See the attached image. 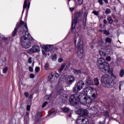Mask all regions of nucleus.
I'll list each match as a JSON object with an SVG mask.
<instances>
[{
	"label": "nucleus",
	"instance_id": "f257e3e1",
	"mask_svg": "<svg viewBox=\"0 0 124 124\" xmlns=\"http://www.w3.org/2000/svg\"><path fill=\"white\" fill-rule=\"evenodd\" d=\"M96 96H97L96 89L92 87H88L83 90L82 93L71 95L69 100L71 105L74 106L81 104L89 107L93 102L91 97L93 99H95Z\"/></svg>",
	"mask_w": 124,
	"mask_h": 124
},
{
	"label": "nucleus",
	"instance_id": "f03ea898",
	"mask_svg": "<svg viewBox=\"0 0 124 124\" xmlns=\"http://www.w3.org/2000/svg\"><path fill=\"white\" fill-rule=\"evenodd\" d=\"M18 28H21L20 33L23 35V36L20 38L21 45L23 48L29 49V48L31 47V42L29 39L31 38V34H30L28 32L29 29H28L27 22L20 21L19 23H17L14 31H13V36H15Z\"/></svg>",
	"mask_w": 124,
	"mask_h": 124
},
{
	"label": "nucleus",
	"instance_id": "7ed1b4c3",
	"mask_svg": "<svg viewBox=\"0 0 124 124\" xmlns=\"http://www.w3.org/2000/svg\"><path fill=\"white\" fill-rule=\"evenodd\" d=\"M74 43L76 48L78 49L77 56L79 59H82L84 57V50L83 49V41L81 40V37L79 34L77 33L75 36Z\"/></svg>",
	"mask_w": 124,
	"mask_h": 124
},
{
	"label": "nucleus",
	"instance_id": "20e7f679",
	"mask_svg": "<svg viewBox=\"0 0 124 124\" xmlns=\"http://www.w3.org/2000/svg\"><path fill=\"white\" fill-rule=\"evenodd\" d=\"M92 111H94L93 114H89V111L87 109H82V116H89L90 118H91V119H93L94 118V117H96L97 116H99L98 115V113H101V111H98V110H100V108L98 106H96V107H93L92 108Z\"/></svg>",
	"mask_w": 124,
	"mask_h": 124
},
{
	"label": "nucleus",
	"instance_id": "39448f33",
	"mask_svg": "<svg viewBox=\"0 0 124 124\" xmlns=\"http://www.w3.org/2000/svg\"><path fill=\"white\" fill-rule=\"evenodd\" d=\"M102 84L105 88H112V80L110 79V76L105 75L101 78Z\"/></svg>",
	"mask_w": 124,
	"mask_h": 124
},
{
	"label": "nucleus",
	"instance_id": "423d86ee",
	"mask_svg": "<svg viewBox=\"0 0 124 124\" xmlns=\"http://www.w3.org/2000/svg\"><path fill=\"white\" fill-rule=\"evenodd\" d=\"M41 47L42 49H44V50H42V54L44 56H46L47 53H48V52H50V53H54L55 51V49H54L53 45H42L41 46Z\"/></svg>",
	"mask_w": 124,
	"mask_h": 124
},
{
	"label": "nucleus",
	"instance_id": "0eeeda50",
	"mask_svg": "<svg viewBox=\"0 0 124 124\" xmlns=\"http://www.w3.org/2000/svg\"><path fill=\"white\" fill-rule=\"evenodd\" d=\"M85 87V83L82 80L78 81L73 88V92L75 93L80 92Z\"/></svg>",
	"mask_w": 124,
	"mask_h": 124
},
{
	"label": "nucleus",
	"instance_id": "6e6552de",
	"mask_svg": "<svg viewBox=\"0 0 124 124\" xmlns=\"http://www.w3.org/2000/svg\"><path fill=\"white\" fill-rule=\"evenodd\" d=\"M77 124H89V119L84 116H79L76 122Z\"/></svg>",
	"mask_w": 124,
	"mask_h": 124
},
{
	"label": "nucleus",
	"instance_id": "1a4fd4ad",
	"mask_svg": "<svg viewBox=\"0 0 124 124\" xmlns=\"http://www.w3.org/2000/svg\"><path fill=\"white\" fill-rule=\"evenodd\" d=\"M39 52H40V47L37 45L33 46L31 48L28 50V54H35Z\"/></svg>",
	"mask_w": 124,
	"mask_h": 124
},
{
	"label": "nucleus",
	"instance_id": "9d476101",
	"mask_svg": "<svg viewBox=\"0 0 124 124\" xmlns=\"http://www.w3.org/2000/svg\"><path fill=\"white\" fill-rule=\"evenodd\" d=\"M99 54L101 57L102 56H106L110 55L112 53V49H106L105 48H101L99 50Z\"/></svg>",
	"mask_w": 124,
	"mask_h": 124
},
{
	"label": "nucleus",
	"instance_id": "9b49d317",
	"mask_svg": "<svg viewBox=\"0 0 124 124\" xmlns=\"http://www.w3.org/2000/svg\"><path fill=\"white\" fill-rule=\"evenodd\" d=\"M77 23H78V17L75 16L72 21L71 31L73 32H74L76 31L75 26H76Z\"/></svg>",
	"mask_w": 124,
	"mask_h": 124
},
{
	"label": "nucleus",
	"instance_id": "f8f14e48",
	"mask_svg": "<svg viewBox=\"0 0 124 124\" xmlns=\"http://www.w3.org/2000/svg\"><path fill=\"white\" fill-rule=\"evenodd\" d=\"M103 70H104V72L108 73H111L112 72V69L110 68V65L108 63H105V64L103 65Z\"/></svg>",
	"mask_w": 124,
	"mask_h": 124
},
{
	"label": "nucleus",
	"instance_id": "ddd939ff",
	"mask_svg": "<svg viewBox=\"0 0 124 124\" xmlns=\"http://www.w3.org/2000/svg\"><path fill=\"white\" fill-rule=\"evenodd\" d=\"M31 0H25L24 4H23V10L22 11V13H24V11H25V9L27 8V10H29L30 8V5H31Z\"/></svg>",
	"mask_w": 124,
	"mask_h": 124
},
{
	"label": "nucleus",
	"instance_id": "4468645a",
	"mask_svg": "<svg viewBox=\"0 0 124 124\" xmlns=\"http://www.w3.org/2000/svg\"><path fill=\"white\" fill-rule=\"evenodd\" d=\"M66 80L68 84H72L75 81V78L72 76H69L66 78Z\"/></svg>",
	"mask_w": 124,
	"mask_h": 124
},
{
	"label": "nucleus",
	"instance_id": "2eb2a0df",
	"mask_svg": "<svg viewBox=\"0 0 124 124\" xmlns=\"http://www.w3.org/2000/svg\"><path fill=\"white\" fill-rule=\"evenodd\" d=\"M107 62H106V61L105 59L100 58L97 60V63L98 64H100V65H104L105 63H106Z\"/></svg>",
	"mask_w": 124,
	"mask_h": 124
},
{
	"label": "nucleus",
	"instance_id": "dca6fc26",
	"mask_svg": "<svg viewBox=\"0 0 124 124\" xmlns=\"http://www.w3.org/2000/svg\"><path fill=\"white\" fill-rule=\"evenodd\" d=\"M86 84L87 85L93 86V80H92V78H91L88 77L86 78Z\"/></svg>",
	"mask_w": 124,
	"mask_h": 124
},
{
	"label": "nucleus",
	"instance_id": "f3484780",
	"mask_svg": "<svg viewBox=\"0 0 124 124\" xmlns=\"http://www.w3.org/2000/svg\"><path fill=\"white\" fill-rule=\"evenodd\" d=\"M82 12L83 15L84 16V18H87V16H88V11L86 10V8H83L82 9Z\"/></svg>",
	"mask_w": 124,
	"mask_h": 124
},
{
	"label": "nucleus",
	"instance_id": "a211bd4d",
	"mask_svg": "<svg viewBox=\"0 0 124 124\" xmlns=\"http://www.w3.org/2000/svg\"><path fill=\"white\" fill-rule=\"evenodd\" d=\"M93 85L95 86H99V79L97 78H95L93 79Z\"/></svg>",
	"mask_w": 124,
	"mask_h": 124
},
{
	"label": "nucleus",
	"instance_id": "6ab92c4d",
	"mask_svg": "<svg viewBox=\"0 0 124 124\" xmlns=\"http://www.w3.org/2000/svg\"><path fill=\"white\" fill-rule=\"evenodd\" d=\"M61 98L62 100V103H65L66 100H67V97H66V95H62Z\"/></svg>",
	"mask_w": 124,
	"mask_h": 124
},
{
	"label": "nucleus",
	"instance_id": "aec40b11",
	"mask_svg": "<svg viewBox=\"0 0 124 124\" xmlns=\"http://www.w3.org/2000/svg\"><path fill=\"white\" fill-rule=\"evenodd\" d=\"M73 72L75 73V74H77V75H80L81 74V71L80 70H77L76 69H73Z\"/></svg>",
	"mask_w": 124,
	"mask_h": 124
},
{
	"label": "nucleus",
	"instance_id": "412c9836",
	"mask_svg": "<svg viewBox=\"0 0 124 124\" xmlns=\"http://www.w3.org/2000/svg\"><path fill=\"white\" fill-rule=\"evenodd\" d=\"M62 111H63V112H64L65 113H67V112H68L69 110H70V108H68L64 107L62 108Z\"/></svg>",
	"mask_w": 124,
	"mask_h": 124
},
{
	"label": "nucleus",
	"instance_id": "4be33fe9",
	"mask_svg": "<svg viewBox=\"0 0 124 124\" xmlns=\"http://www.w3.org/2000/svg\"><path fill=\"white\" fill-rule=\"evenodd\" d=\"M64 67H65V64H62L61 65L60 68L58 70L59 72H60V73H61V72H62V70H63V68H64Z\"/></svg>",
	"mask_w": 124,
	"mask_h": 124
},
{
	"label": "nucleus",
	"instance_id": "5701e85b",
	"mask_svg": "<svg viewBox=\"0 0 124 124\" xmlns=\"http://www.w3.org/2000/svg\"><path fill=\"white\" fill-rule=\"evenodd\" d=\"M83 110V109H79L77 110H76V114H77L78 115H82V111Z\"/></svg>",
	"mask_w": 124,
	"mask_h": 124
},
{
	"label": "nucleus",
	"instance_id": "b1692460",
	"mask_svg": "<svg viewBox=\"0 0 124 124\" xmlns=\"http://www.w3.org/2000/svg\"><path fill=\"white\" fill-rule=\"evenodd\" d=\"M49 115L50 117H55V115H56V111H50Z\"/></svg>",
	"mask_w": 124,
	"mask_h": 124
},
{
	"label": "nucleus",
	"instance_id": "393cba45",
	"mask_svg": "<svg viewBox=\"0 0 124 124\" xmlns=\"http://www.w3.org/2000/svg\"><path fill=\"white\" fill-rule=\"evenodd\" d=\"M53 77H54V75L50 74L48 77V81H52V79H53Z\"/></svg>",
	"mask_w": 124,
	"mask_h": 124
},
{
	"label": "nucleus",
	"instance_id": "a878e982",
	"mask_svg": "<svg viewBox=\"0 0 124 124\" xmlns=\"http://www.w3.org/2000/svg\"><path fill=\"white\" fill-rule=\"evenodd\" d=\"M106 43H111V41H112V39L109 38V37H107L106 39Z\"/></svg>",
	"mask_w": 124,
	"mask_h": 124
},
{
	"label": "nucleus",
	"instance_id": "bb28decb",
	"mask_svg": "<svg viewBox=\"0 0 124 124\" xmlns=\"http://www.w3.org/2000/svg\"><path fill=\"white\" fill-rule=\"evenodd\" d=\"M107 20L109 24H113V19L111 17H108Z\"/></svg>",
	"mask_w": 124,
	"mask_h": 124
},
{
	"label": "nucleus",
	"instance_id": "cd10ccee",
	"mask_svg": "<svg viewBox=\"0 0 124 124\" xmlns=\"http://www.w3.org/2000/svg\"><path fill=\"white\" fill-rule=\"evenodd\" d=\"M3 39H4V40H8V39L7 38H4L3 37V35L0 34V41L3 40Z\"/></svg>",
	"mask_w": 124,
	"mask_h": 124
},
{
	"label": "nucleus",
	"instance_id": "c85d7f7f",
	"mask_svg": "<svg viewBox=\"0 0 124 124\" xmlns=\"http://www.w3.org/2000/svg\"><path fill=\"white\" fill-rule=\"evenodd\" d=\"M8 70V67H4L2 69V72L4 74L7 73Z\"/></svg>",
	"mask_w": 124,
	"mask_h": 124
},
{
	"label": "nucleus",
	"instance_id": "c756f323",
	"mask_svg": "<svg viewBox=\"0 0 124 124\" xmlns=\"http://www.w3.org/2000/svg\"><path fill=\"white\" fill-rule=\"evenodd\" d=\"M119 74H120V77H124V69H121Z\"/></svg>",
	"mask_w": 124,
	"mask_h": 124
},
{
	"label": "nucleus",
	"instance_id": "7c9ffc66",
	"mask_svg": "<svg viewBox=\"0 0 124 124\" xmlns=\"http://www.w3.org/2000/svg\"><path fill=\"white\" fill-rule=\"evenodd\" d=\"M44 67L46 70H48L49 69V64L48 63H46Z\"/></svg>",
	"mask_w": 124,
	"mask_h": 124
},
{
	"label": "nucleus",
	"instance_id": "2f4dec72",
	"mask_svg": "<svg viewBox=\"0 0 124 124\" xmlns=\"http://www.w3.org/2000/svg\"><path fill=\"white\" fill-rule=\"evenodd\" d=\"M32 58H31V57H28V63H31V62H32Z\"/></svg>",
	"mask_w": 124,
	"mask_h": 124
},
{
	"label": "nucleus",
	"instance_id": "473e14b6",
	"mask_svg": "<svg viewBox=\"0 0 124 124\" xmlns=\"http://www.w3.org/2000/svg\"><path fill=\"white\" fill-rule=\"evenodd\" d=\"M52 61H53V62H55L56 61H57V54H55L52 58Z\"/></svg>",
	"mask_w": 124,
	"mask_h": 124
},
{
	"label": "nucleus",
	"instance_id": "72a5a7b5",
	"mask_svg": "<svg viewBox=\"0 0 124 124\" xmlns=\"http://www.w3.org/2000/svg\"><path fill=\"white\" fill-rule=\"evenodd\" d=\"M105 12H106V14H110V13H111V10H110V9L107 8Z\"/></svg>",
	"mask_w": 124,
	"mask_h": 124
},
{
	"label": "nucleus",
	"instance_id": "f704fd0d",
	"mask_svg": "<svg viewBox=\"0 0 124 124\" xmlns=\"http://www.w3.org/2000/svg\"><path fill=\"white\" fill-rule=\"evenodd\" d=\"M106 61H107V62H110V61H111V57L110 56H108L106 57Z\"/></svg>",
	"mask_w": 124,
	"mask_h": 124
},
{
	"label": "nucleus",
	"instance_id": "c9c22d12",
	"mask_svg": "<svg viewBox=\"0 0 124 124\" xmlns=\"http://www.w3.org/2000/svg\"><path fill=\"white\" fill-rule=\"evenodd\" d=\"M93 14H94V15L97 16L99 14L98 13V11H93Z\"/></svg>",
	"mask_w": 124,
	"mask_h": 124
},
{
	"label": "nucleus",
	"instance_id": "e433bc0d",
	"mask_svg": "<svg viewBox=\"0 0 124 124\" xmlns=\"http://www.w3.org/2000/svg\"><path fill=\"white\" fill-rule=\"evenodd\" d=\"M35 70V72H38L40 70V68L39 67H36Z\"/></svg>",
	"mask_w": 124,
	"mask_h": 124
},
{
	"label": "nucleus",
	"instance_id": "4c0bfd02",
	"mask_svg": "<svg viewBox=\"0 0 124 124\" xmlns=\"http://www.w3.org/2000/svg\"><path fill=\"white\" fill-rule=\"evenodd\" d=\"M104 34H106L107 35H108L109 34V31L106 30H104L103 31Z\"/></svg>",
	"mask_w": 124,
	"mask_h": 124
},
{
	"label": "nucleus",
	"instance_id": "58836bf2",
	"mask_svg": "<svg viewBox=\"0 0 124 124\" xmlns=\"http://www.w3.org/2000/svg\"><path fill=\"white\" fill-rule=\"evenodd\" d=\"M78 1L79 5H81L82 3H83V0H78Z\"/></svg>",
	"mask_w": 124,
	"mask_h": 124
},
{
	"label": "nucleus",
	"instance_id": "ea45409f",
	"mask_svg": "<svg viewBox=\"0 0 124 124\" xmlns=\"http://www.w3.org/2000/svg\"><path fill=\"white\" fill-rule=\"evenodd\" d=\"M110 73H111V76L113 78H114V79H116V78H117V76H116L114 73H112V72Z\"/></svg>",
	"mask_w": 124,
	"mask_h": 124
},
{
	"label": "nucleus",
	"instance_id": "a19ab883",
	"mask_svg": "<svg viewBox=\"0 0 124 124\" xmlns=\"http://www.w3.org/2000/svg\"><path fill=\"white\" fill-rule=\"evenodd\" d=\"M47 104H48V102H45L42 106V108H44V107H45L46 105H47Z\"/></svg>",
	"mask_w": 124,
	"mask_h": 124
},
{
	"label": "nucleus",
	"instance_id": "79ce46f5",
	"mask_svg": "<svg viewBox=\"0 0 124 124\" xmlns=\"http://www.w3.org/2000/svg\"><path fill=\"white\" fill-rule=\"evenodd\" d=\"M24 95H25L26 97H29L30 94H29V93L25 92L24 93Z\"/></svg>",
	"mask_w": 124,
	"mask_h": 124
},
{
	"label": "nucleus",
	"instance_id": "37998d69",
	"mask_svg": "<svg viewBox=\"0 0 124 124\" xmlns=\"http://www.w3.org/2000/svg\"><path fill=\"white\" fill-rule=\"evenodd\" d=\"M124 85V81H121L119 82V87H122Z\"/></svg>",
	"mask_w": 124,
	"mask_h": 124
},
{
	"label": "nucleus",
	"instance_id": "c03bdc74",
	"mask_svg": "<svg viewBox=\"0 0 124 124\" xmlns=\"http://www.w3.org/2000/svg\"><path fill=\"white\" fill-rule=\"evenodd\" d=\"M30 78H34V75L33 74H31L30 75Z\"/></svg>",
	"mask_w": 124,
	"mask_h": 124
},
{
	"label": "nucleus",
	"instance_id": "a18cd8bd",
	"mask_svg": "<svg viewBox=\"0 0 124 124\" xmlns=\"http://www.w3.org/2000/svg\"><path fill=\"white\" fill-rule=\"evenodd\" d=\"M27 110L28 111H30V110H31V106H30L29 105H28L27 106Z\"/></svg>",
	"mask_w": 124,
	"mask_h": 124
},
{
	"label": "nucleus",
	"instance_id": "49530a36",
	"mask_svg": "<svg viewBox=\"0 0 124 124\" xmlns=\"http://www.w3.org/2000/svg\"><path fill=\"white\" fill-rule=\"evenodd\" d=\"M63 59L62 58H60L58 59L59 62H63Z\"/></svg>",
	"mask_w": 124,
	"mask_h": 124
},
{
	"label": "nucleus",
	"instance_id": "de8ad7c7",
	"mask_svg": "<svg viewBox=\"0 0 124 124\" xmlns=\"http://www.w3.org/2000/svg\"><path fill=\"white\" fill-rule=\"evenodd\" d=\"M54 75L56 78H58V77L60 76V75H59L58 73H55Z\"/></svg>",
	"mask_w": 124,
	"mask_h": 124
},
{
	"label": "nucleus",
	"instance_id": "09e8293b",
	"mask_svg": "<svg viewBox=\"0 0 124 124\" xmlns=\"http://www.w3.org/2000/svg\"><path fill=\"white\" fill-rule=\"evenodd\" d=\"M98 2L100 5H102L103 4V2H102V0H98Z\"/></svg>",
	"mask_w": 124,
	"mask_h": 124
},
{
	"label": "nucleus",
	"instance_id": "8fccbe9b",
	"mask_svg": "<svg viewBox=\"0 0 124 124\" xmlns=\"http://www.w3.org/2000/svg\"><path fill=\"white\" fill-rule=\"evenodd\" d=\"M50 97H51V94L46 95V100H48V99H49V98H50Z\"/></svg>",
	"mask_w": 124,
	"mask_h": 124
},
{
	"label": "nucleus",
	"instance_id": "3c124183",
	"mask_svg": "<svg viewBox=\"0 0 124 124\" xmlns=\"http://www.w3.org/2000/svg\"><path fill=\"white\" fill-rule=\"evenodd\" d=\"M62 92H63V90H62V89H61L60 90H59L58 92V93H62Z\"/></svg>",
	"mask_w": 124,
	"mask_h": 124
},
{
	"label": "nucleus",
	"instance_id": "603ef678",
	"mask_svg": "<svg viewBox=\"0 0 124 124\" xmlns=\"http://www.w3.org/2000/svg\"><path fill=\"white\" fill-rule=\"evenodd\" d=\"M29 70H30V71H31V72H32V71H33V68H32V67L30 66Z\"/></svg>",
	"mask_w": 124,
	"mask_h": 124
},
{
	"label": "nucleus",
	"instance_id": "864d4df0",
	"mask_svg": "<svg viewBox=\"0 0 124 124\" xmlns=\"http://www.w3.org/2000/svg\"><path fill=\"white\" fill-rule=\"evenodd\" d=\"M74 9H75V8L74 7L70 8V11H71V12H72L73 11H74Z\"/></svg>",
	"mask_w": 124,
	"mask_h": 124
},
{
	"label": "nucleus",
	"instance_id": "5fc2aeb1",
	"mask_svg": "<svg viewBox=\"0 0 124 124\" xmlns=\"http://www.w3.org/2000/svg\"><path fill=\"white\" fill-rule=\"evenodd\" d=\"M69 67V65H67L66 67V68H65V70H67V69H68V68Z\"/></svg>",
	"mask_w": 124,
	"mask_h": 124
},
{
	"label": "nucleus",
	"instance_id": "6e6d98bb",
	"mask_svg": "<svg viewBox=\"0 0 124 124\" xmlns=\"http://www.w3.org/2000/svg\"><path fill=\"white\" fill-rule=\"evenodd\" d=\"M104 23L105 24H107V20H106V19H104Z\"/></svg>",
	"mask_w": 124,
	"mask_h": 124
},
{
	"label": "nucleus",
	"instance_id": "4d7b16f0",
	"mask_svg": "<svg viewBox=\"0 0 124 124\" xmlns=\"http://www.w3.org/2000/svg\"><path fill=\"white\" fill-rule=\"evenodd\" d=\"M105 2V3H108V0H103Z\"/></svg>",
	"mask_w": 124,
	"mask_h": 124
},
{
	"label": "nucleus",
	"instance_id": "13d9d810",
	"mask_svg": "<svg viewBox=\"0 0 124 124\" xmlns=\"http://www.w3.org/2000/svg\"><path fill=\"white\" fill-rule=\"evenodd\" d=\"M113 47H116V48H121V47H119V46H111V48H113Z\"/></svg>",
	"mask_w": 124,
	"mask_h": 124
},
{
	"label": "nucleus",
	"instance_id": "bf43d9fd",
	"mask_svg": "<svg viewBox=\"0 0 124 124\" xmlns=\"http://www.w3.org/2000/svg\"><path fill=\"white\" fill-rule=\"evenodd\" d=\"M119 91H122V86H119Z\"/></svg>",
	"mask_w": 124,
	"mask_h": 124
},
{
	"label": "nucleus",
	"instance_id": "052dcab7",
	"mask_svg": "<svg viewBox=\"0 0 124 124\" xmlns=\"http://www.w3.org/2000/svg\"><path fill=\"white\" fill-rule=\"evenodd\" d=\"M99 31H100V32H102V31H102V30H99Z\"/></svg>",
	"mask_w": 124,
	"mask_h": 124
},
{
	"label": "nucleus",
	"instance_id": "680f3d73",
	"mask_svg": "<svg viewBox=\"0 0 124 124\" xmlns=\"http://www.w3.org/2000/svg\"><path fill=\"white\" fill-rule=\"evenodd\" d=\"M29 112H26L27 116H29Z\"/></svg>",
	"mask_w": 124,
	"mask_h": 124
},
{
	"label": "nucleus",
	"instance_id": "e2e57ef3",
	"mask_svg": "<svg viewBox=\"0 0 124 124\" xmlns=\"http://www.w3.org/2000/svg\"><path fill=\"white\" fill-rule=\"evenodd\" d=\"M91 49H93V46H91Z\"/></svg>",
	"mask_w": 124,
	"mask_h": 124
},
{
	"label": "nucleus",
	"instance_id": "0e129e2a",
	"mask_svg": "<svg viewBox=\"0 0 124 124\" xmlns=\"http://www.w3.org/2000/svg\"><path fill=\"white\" fill-rule=\"evenodd\" d=\"M32 96L31 95L30 96V99L32 98Z\"/></svg>",
	"mask_w": 124,
	"mask_h": 124
},
{
	"label": "nucleus",
	"instance_id": "69168bd1",
	"mask_svg": "<svg viewBox=\"0 0 124 124\" xmlns=\"http://www.w3.org/2000/svg\"><path fill=\"white\" fill-rule=\"evenodd\" d=\"M102 27V24H101L100 25V26H99V27L100 28V27Z\"/></svg>",
	"mask_w": 124,
	"mask_h": 124
},
{
	"label": "nucleus",
	"instance_id": "338daca9",
	"mask_svg": "<svg viewBox=\"0 0 124 124\" xmlns=\"http://www.w3.org/2000/svg\"><path fill=\"white\" fill-rule=\"evenodd\" d=\"M10 39H11V40H13V39H12V38H10Z\"/></svg>",
	"mask_w": 124,
	"mask_h": 124
},
{
	"label": "nucleus",
	"instance_id": "774afa93",
	"mask_svg": "<svg viewBox=\"0 0 124 124\" xmlns=\"http://www.w3.org/2000/svg\"><path fill=\"white\" fill-rule=\"evenodd\" d=\"M48 56H50V54L49 53H47Z\"/></svg>",
	"mask_w": 124,
	"mask_h": 124
}]
</instances>
